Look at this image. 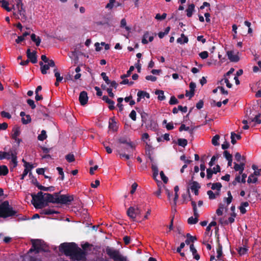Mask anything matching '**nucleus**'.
Here are the masks:
<instances>
[{
    "label": "nucleus",
    "instance_id": "nucleus-8",
    "mask_svg": "<svg viewBox=\"0 0 261 261\" xmlns=\"http://www.w3.org/2000/svg\"><path fill=\"white\" fill-rule=\"evenodd\" d=\"M118 142L120 144H125L129 147V150H127V152H133L135 146L129 139L124 137H120L118 139Z\"/></svg>",
    "mask_w": 261,
    "mask_h": 261
},
{
    "label": "nucleus",
    "instance_id": "nucleus-5",
    "mask_svg": "<svg viewBox=\"0 0 261 261\" xmlns=\"http://www.w3.org/2000/svg\"><path fill=\"white\" fill-rule=\"evenodd\" d=\"M32 247L29 250V253L35 252L39 253L40 251L47 252L48 250L44 248V242L40 239H32Z\"/></svg>",
    "mask_w": 261,
    "mask_h": 261
},
{
    "label": "nucleus",
    "instance_id": "nucleus-62",
    "mask_svg": "<svg viewBox=\"0 0 261 261\" xmlns=\"http://www.w3.org/2000/svg\"><path fill=\"white\" fill-rule=\"evenodd\" d=\"M107 103L109 105V109L110 110H113L114 109H115V102L113 100L111 99Z\"/></svg>",
    "mask_w": 261,
    "mask_h": 261
},
{
    "label": "nucleus",
    "instance_id": "nucleus-20",
    "mask_svg": "<svg viewBox=\"0 0 261 261\" xmlns=\"http://www.w3.org/2000/svg\"><path fill=\"white\" fill-rule=\"evenodd\" d=\"M195 10V5L194 4H191L189 5L188 7V8L186 9L187 12V16L188 17H191L192 16L193 12Z\"/></svg>",
    "mask_w": 261,
    "mask_h": 261
},
{
    "label": "nucleus",
    "instance_id": "nucleus-15",
    "mask_svg": "<svg viewBox=\"0 0 261 261\" xmlns=\"http://www.w3.org/2000/svg\"><path fill=\"white\" fill-rule=\"evenodd\" d=\"M20 116L21 117V121L23 124H27L31 122V118L30 115H25L24 112H21Z\"/></svg>",
    "mask_w": 261,
    "mask_h": 261
},
{
    "label": "nucleus",
    "instance_id": "nucleus-45",
    "mask_svg": "<svg viewBox=\"0 0 261 261\" xmlns=\"http://www.w3.org/2000/svg\"><path fill=\"white\" fill-rule=\"evenodd\" d=\"M237 251L240 255H242L247 253L248 249L246 247H240L237 249Z\"/></svg>",
    "mask_w": 261,
    "mask_h": 261
},
{
    "label": "nucleus",
    "instance_id": "nucleus-27",
    "mask_svg": "<svg viewBox=\"0 0 261 261\" xmlns=\"http://www.w3.org/2000/svg\"><path fill=\"white\" fill-rule=\"evenodd\" d=\"M31 40L34 42L36 46H38L40 45L41 43V39L39 37L37 36L35 34H32L31 35Z\"/></svg>",
    "mask_w": 261,
    "mask_h": 261
},
{
    "label": "nucleus",
    "instance_id": "nucleus-3",
    "mask_svg": "<svg viewBox=\"0 0 261 261\" xmlns=\"http://www.w3.org/2000/svg\"><path fill=\"white\" fill-rule=\"evenodd\" d=\"M258 108L257 105H254L252 108H247L246 110V117L251 122H254L256 124H259L261 123V120L259 119L261 113L257 111Z\"/></svg>",
    "mask_w": 261,
    "mask_h": 261
},
{
    "label": "nucleus",
    "instance_id": "nucleus-28",
    "mask_svg": "<svg viewBox=\"0 0 261 261\" xmlns=\"http://www.w3.org/2000/svg\"><path fill=\"white\" fill-rule=\"evenodd\" d=\"M9 172L8 167L6 165L0 166V176L6 175Z\"/></svg>",
    "mask_w": 261,
    "mask_h": 261
},
{
    "label": "nucleus",
    "instance_id": "nucleus-7",
    "mask_svg": "<svg viewBox=\"0 0 261 261\" xmlns=\"http://www.w3.org/2000/svg\"><path fill=\"white\" fill-rule=\"evenodd\" d=\"M74 200V196L72 195H61L58 198V204L69 205Z\"/></svg>",
    "mask_w": 261,
    "mask_h": 261
},
{
    "label": "nucleus",
    "instance_id": "nucleus-19",
    "mask_svg": "<svg viewBox=\"0 0 261 261\" xmlns=\"http://www.w3.org/2000/svg\"><path fill=\"white\" fill-rule=\"evenodd\" d=\"M190 249L192 253L194 258L198 260L200 259V255L198 254L197 250L193 244L190 245Z\"/></svg>",
    "mask_w": 261,
    "mask_h": 261
},
{
    "label": "nucleus",
    "instance_id": "nucleus-14",
    "mask_svg": "<svg viewBox=\"0 0 261 261\" xmlns=\"http://www.w3.org/2000/svg\"><path fill=\"white\" fill-rule=\"evenodd\" d=\"M245 166V162H242L239 164L234 163L233 168L235 171H239V174H241L243 172Z\"/></svg>",
    "mask_w": 261,
    "mask_h": 261
},
{
    "label": "nucleus",
    "instance_id": "nucleus-50",
    "mask_svg": "<svg viewBox=\"0 0 261 261\" xmlns=\"http://www.w3.org/2000/svg\"><path fill=\"white\" fill-rule=\"evenodd\" d=\"M49 68L48 64H44L42 68H40L42 74H46L47 73V70H48Z\"/></svg>",
    "mask_w": 261,
    "mask_h": 261
},
{
    "label": "nucleus",
    "instance_id": "nucleus-35",
    "mask_svg": "<svg viewBox=\"0 0 261 261\" xmlns=\"http://www.w3.org/2000/svg\"><path fill=\"white\" fill-rule=\"evenodd\" d=\"M177 144L179 146L185 147L187 145L188 141L186 139L179 138L177 140Z\"/></svg>",
    "mask_w": 261,
    "mask_h": 261
},
{
    "label": "nucleus",
    "instance_id": "nucleus-57",
    "mask_svg": "<svg viewBox=\"0 0 261 261\" xmlns=\"http://www.w3.org/2000/svg\"><path fill=\"white\" fill-rule=\"evenodd\" d=\"M219 158V155H214L211 158L210 162L208 163V165L210 167H212L214 165V162Z\"/></svg>",
    "mask_w": 261,
    "mask_h": 261
},
{
    "label": "nucleus",
    "instance_id": "nucleus-4",
    "mask_svg": "<svg viewBox=\"0 0 261 261\" xmlns=\"http://www.w3.org/2000/svg\"><path fill=\"white\" fill-rule=\"evenodd\" d=\"M106 252L110 258L114 261H128L126 256L121 254L118 250L108 246L106 248Z\"/></svg>",
    "mask_w": 261,
    "mask_h": 261
},
{
    "label": "nucleus",
    "instance_id": "nucleus-44",
    "mask_svg": "<svg viewBox=\"0 0 261 261\" xmlns=\"http://www.w3.org/2000/svg\"><path fill=\"white\" fill-rule=\"evenodd\" d=\"M189 130V133L191 134H193V129H190V127L189 126H186L184 124H182L180 127L179 128V130L180 132H181L182 130Z\"/></svg>",
    "mask_w": 261,
    "mask_h": 261
},
{
    "label": "nucleus",
    "instance_id": "nucleus-17",
    "mask_svg": "<svg viewBox=\"0 0 261 261\" xmlns=\"http://www.w3.org/2000/svg\"><path fill=\"white\" fill-rule=\"evenodd\" d=\"M0 4H1V7L3 9L6 10L7 12H10L13 9H15L14 5L12 6V8H10L9 7V3H8V2H7L6 0H1V1H0Z\"/></svg>",
    "mask_w": 261,
    "mask_h": 261
},
{
    "label": "nucleus",
    "instance_id": "nucleus-12",
    "mask_svg": "<svg viewBox=\"0 0 261 261\" xmlns=\"http://www.w3.org/2000/svg\"><path fill=\"white\" fill-rule=\"evenodd\" d=\"M45 200L49 203L58 204V198H55L53 195L48 193H44Z\"/></svg>",
    "mask_w": 261,
    "mask_h": 261
},
{
    "label": "nucleus",
    "instance_id": "nucleus-58",
    "mask_svg": "<svg viewBox=\"0 0 261 261\" xmlns=\"http://www.w3.org/2000/svg\"><path fill=\"white\" fill-rule=\"evenodd\" d=\"M139 93H140L142 95V98L146 97L147 98H150V95L148 93L144 91H139Z\"/></svg>",
    "mask_w": 261,
    "mask_h": 261
},
{
    "label": "nucleus",
    "instance_id": "nucleus-36",
    "mask_svg": "<svg viewBox=\"0 0 261 261\" xmlns=\"http://www.w3.org/2000/svg\"><path fill=\"white\" fill-rule=\"evenodd\" d=\"M46 132L45 130H42L41 132V134L38 135V139L39 141H43L47 138Z\"/></svg>",
    "mask_w": 261,
    "mask_h": 261
},
{
    "label": "nucleus",
    "instance_id": "nucleus-31",
    "mask_svg": "<svg viewBox=\"0 0 261 261\" xmlns=\"http://www.w3.org/2000/svg\"><path fill=\"white\" fill-rule=\"evenodd\" d=\"M54 72L55 73V76L56 77L57 82H61L63 80V76H61L60 75V73L58 71L57 67L54 68Z\"/></svg>",
    "mask_w": 261,
    "mask_h": 261
},
{
    "label": "nucleus",
    "instance_id": "nucleus-29",
    "mask_svg": "<svg viewBox=\"0 0 261 261\" xmlns=\"http://www.w3.org/2000/svg\"><path fill=\"white\" fill-rule=\"evenodd\" d=\"M155 94L158 95V99L159 100H164L166 97L164 95V91L163 90H157L155 91Z\"/></svg>",
    "mask_w": 261,
    "mask_h": 261
},
{
    "label": "nucleus",
    "instance_id": "nucleus-41",
    "mask_svg": "<svg viewBox=\"0 0 261 261\" xmlns=\"http://www.w3.org/2000/svg\"><path fill=\"white\" fill-rule=\"evenodd\" d=\"M222 185L220 182H216L212 184V189L213 190H216L218 191H220Z\"/></svg>",
    "mask_w": 261,
    "mask_h": 261
},
{
    "label": "nucleus",
    "instance_id": "nucleus-63",
    "mask_svg": "<svg viewBox=\"0 0 261 261\" xmlns=\"http://www.w3.org/2000/svg\"><path fill=\"white\" fill-rule=\"evenodd\" d=\"M129 117L134 121L136 120V112L135 110H132L129 114Z\"/></svg>",
    "mask_w": 261,
    "mask_h": 261
},
{
    "label": "nucleus",
    "instance_id": "nucleus-43",
    "mask_svg": "<svg viewBox=\"0 0 261 261\" xmlns=\"http://www.w3.org/2000/svg\"><path fill=\"white\" fill-rule=\"evenodd\" d=\"M120 27L122 28H124L127 31H129L130 30V28L126 25V21L125 18L121 19L120 21Z\"/></svg>",
    "mask_w": 261,
    "mask_h": 261
},
{
    "label": "nucleus",
    "instance_id": "nucleus-22",
    "mask_svg": "<svg viewBox=\"0 0 261 261\" xmlns=\"http://www.w3.org/2000/svg\"><path fill=\"white\" fill-rule=\"evenodd\" d=\"M12 134L11 135V138L12 139H16L20 134V131L19 127L15 126L13 127L12 129Z\"/></svg>",
    "mask_w": 261,
    "mask_h": 261
},
{
    "label": "nucleus",
    "instance_id": "nucleus-6",
    "mask_svg": "<svg viewBox=\"0 0 261 261\" xmlns=\"http://www.w3.org/2000/svg\"><path fill=\"white\" fill-rule=\"evenodd\" d=\"M127 216L131 218L134 221H136V217L140 216L142 214V209L140 205L129 207L126 212Z\"/></svg>",
    "mask_w": 261,
    "mask_h": 261
},
{
    "label": "nucleus",
    "instance_id": "nucleus-60",
    "mask_svg": "<svg viewBox=\"0 0 261 261\" xmlns=\"http://www.w3.org/2000/svg\"><path fill=\"white\" fill-rule=\"evenodd\" d=\"M210 199H214L216 198V194L211 190L207 192Z\"/></svg>",
    "mask_w": 261,
    "mask_h": 261
},
{
    "label": "nucleus",
    "instance_id": "nucleus-1",
    "mask_svg": "<svg viewBox=\"0 0 261 261\" xmlns=\"http://www.w3.org/2000/svg\"><path fill=\"white\" fill-rule=\"evenodd\" d=\"M93 246L92 244L86 242L82 245V248L84 250H82L74 242L63 243L59 246V250L66 256H69L72 261H84L86 259L87 256L85 250L88 249L91 251Z\"/></svg>",
    "mask_w": 261,
    "mask_h": 261
},
{
    "label": "nucleus",
    "instance_id": "nucleus-16",
    "mask_svg": "<svg viewBox=\"0 0 261 261\" xmlns=\"http://www.w3.org/2000/svg\"><path fill=\"white\" fill-rule=\"evenodd\" d=\"M227 55L228 58L231 62H237L240 60L239 56L237 55H234L232 50L227 51Z\"/></svg>",
    "mask_w": 261,
    "mask_h": 261
},
{
    "label": "nucleus",
    "instance_id": "nucleus-25",
    "mask_svg": "<svg viewBox=\"0 0 261 261\" xmlns=\"http://www.w3.org/2000/svg\"><path fill=\"white\" fill-rule=\"evenodd\" d=\"M11 150L8 152L0 151V160L6 159H10Z\"/></svg>",
    "mask_w": 261,
    "mask_h": 261
},
{
    "label": "nucleus",
    "instance_id": "nucleus-49",
    "mask_svg": "<svg viewBox=\"0 0 261 261\" xmlns=\"http://www.w3.org/2000/svg\"><path fill=\"white\" fill-rule=\"evenodd\" d=\"M198 221V219L196 218H193V217H190L188 219V223L189 224H196Z\"/></svg>",
    "mask_w": 261,
    "mask_h": 261
},
{
    "label": "nucleus",
    "instance_id": "nucleus-32",
    "mask_svg": "<svg viewBox=\"0 0 261 261\" xmlns=\"http://www.w3.org/2000/svg\"><path fill=\"white\" fill-rule=\"evenodd\" d=\"M190 185L191 186L190 189L192 191L196 189H199L200 188V185L198 182L196 181H193L190 184Z\"/></svg>",
    "mask_w": 261,
    "mask_h": 261
},
{
    "label": "nucleus",
    "instance_id": "nucleus-39",
    "mask_svg": "<svg viewBox=\"0 0 261 261\" xmlns=\"http://www.w3.org/2000/svg\"><path fill=\"white\" fill-rule=\"evenodd\" d=\"M39 111L42 114V115L44 116H45L46 117H47L49 116V115H48V113H49L48 110L45 107L41 106V107L39 108Z\"/></svg>",
    "mask_w": 261,
    "mask_h": 261
},
{
    "label": "nucleus",
    "instance_id": "nucleus-2",
    "mask_svg": "<svg viewBox=\"0 0 261 261\" xmlns=\"http://www.w3.org/2000/svg\"><path fill=\"white\" fill-rule=\"evenodd\" d=\"M14 216H18L17 211L13 209L8 201H4L0 204V218H7Z\"/></svg>",
    "mask_w": 261,
    "mask_h": 261
},
{
    "label": "nucleus",
    "instance_id": "nucleus-55",
    "mask_svg": "<svg viewBox=\"0 0 261 261\" xmlns=\"http://www.w3.org/2000/svg\"><path fill=\"white\" fill-rule=\"evenodd\" d=\"M199 56L202 59H205L208 57V53L206 51H203L199 53Z\"/></svg>",
    "mask_w": 261,
    "mask_h": 261
},
{
    "label": "nucleus",
    "instance_id": "nucleus-56",
    "mask_svg": "<svg viewBox=\"0 0 261 261\" xmlns=\"http://www.w3.org/2000/svg\"><path fill=\"white\" fill-rule=\"evenodd\" d=\"M101 76L105 82L109 85L110 83V80H109V77L107 76L106 73L105 72H102L101 73Z\"/></svg>",
    "mask_w": 261,
    "mask_h": 261
},
{
    "label": "nucleus",
    "instance_id": "nucleus-30",
    "mask_svg": "<svg viewBox=\"0 0 261 261\" xmlns=\"http://www.w3.org/2000/svg\"><path fill=\"white\" fill-rule=\"evenodd\" d=\"M235 160L238 162H246V158L244 156H242L239 152H237L234 155Z\"/></svg>",
    "mask_w": 261,
    "mask_h": 261
},
{
    "label": "nucleus",
    "instance_id": "nucleus-10",
    "mask_svg": "<svg viewBox=\"0 0 261 261\" xmlns=\"http://www.w3.org/2000/svg\"><path fill=\"white\" fill-rule=\"evenodd\" d=\"M36 51H33L32 53L31 52L30 48H28L27 50V56L32 63L35 64L37 62V56L36 55Z\"/></svg>",
    "mask_w": 261,
    "mask_h": 261
},
{
    "label": "nucleus",
    "instance_id": "nucleus-64",
    "mask_svg": "<svg viewBox=\"0 0 261 261\" xmlns=\"http://www.w3.org/2000/svg\"><path fill=\"white\" fill-rule=\"evenodd\" d=\"M203 104H204V102H203V101L202 100H200L197 103H196V107L197 108V109H201V108H203Z\"/></svg>",
    "mask_w": 261,
    "mask_h": 261
},
{
    "label": "nucleus",
    "instance_id": "nucleus-51",
    "mask_svg": "<svg viewBox=\"0 0 261 261\" xmlns=\"http://www.w3.org/2000/svg\"><path fill=\"white\" fill-rule=\"evenodd\" d=\"M167 16V14L165 13H164L162 14V15H161L159 13H158L156 14L155 18L158 20H162L166 18Z\"/></svg>",
    "mask_w": 261,
    "mask_h": 261
},
{
    "label": "nucleus",
    "instance_id": "nucleus-21",
    "mask_svg": "<svg viewBox=\"0 0 261 261\" xmlns=\"http://www.w3.org/2000/svg\"><path fill=\"white\" fill-rule=\"evenodd\" d=\"M40 214L41 215H51L54 214H58L59 213L58 212L55 211L54 210L50 209V208H47V209H43L40 212Z\"/></svg>",
    "mask_w": 261,
    "mask_h": 261
},
{
    "label": "nucleus",
    "instance_id": "nucleus-37",
    "mask_svg": "<svg viewBox=\"0 0 261 261\" xmlns=\"http://www.w3.org/2000/svg\"><path fill=\"white\" fill-rule=\"evenodd\" d=\"M189 87L190 88V97H192L194 95L196 84L192 82L190 83Z\"/></svg>",
    "mask_w": 261,
    "mask_h": 261
},
{
    "label": "nucleus",
    "instance_id": "nucleus-24",
    "mask_svg": "<svg viewBox=\"0 0 261 261\" xmlns=\"http://www.w3.org/2000/svg\"><path fill=\"white\" fill-rule=\"evenodd\" d=\"M30 253H29V251L27 254L24 256V260L25 261H42L40 258H37L35 256H33L30 255Z\"/></svg>",
    "mask_w": 261,
    "mask_h": 261
},
{
    "label": "nucleus",
    "instance_id": "nucleus-23",
    "mask_svg": "<svg viewBox=\"0 0 261 261\" xmlns=\"http://www.w3.org/2000/svg\"><path fill=\"white\" fill-rule=\"evenodd\" d=\"M48 202H47L45 200V198H44L43 199V201H42L41 202L39 203H35L36 205L34 204V207L37 209H42L43 207L47 206L48 205Z\"/></svg>",
    "mask_w": 261,
    "mask_h": 261
},
{
    "label": "nucleus",
    "instance_id": "nucleus-40",
    "mask_svg": "<svg viewBox=\"0 0 261 261\" xmlns=\"http://www.w3.org/2000/svg\"><path fill=\"white\" fill-rule=\"evenodd\" d=\"M220 139V136L218 135H216L215 136L213 137L212 140V143L214 146H219V143L218 142V141Z\"/></svg>",
    "mask_w": 261,
    "mask_h": 261
},
{
    "label": "nucleus",
    "instance_id": "nucleus-42",
    "mask_svg": "<svg viewBox=\"0 0 261 261\" xmlns=\"http://www.w3.org/2000/svg\"><path fill=\"white\" fill-rule=\"evenodd\" d=\"M151 169L153 171V178H155L158 175V174H159L158 168L157 166L152 164L151 165Z\"/></svg>",
    "mask_w": 261,
    "mask_h": 261
},
{
    "label": "nucleus",
    "instance_id": "nucleus-61",
    "mask_svg": "<svg viewBox=\"0 0 261 261\" xmlns=\"http://www.w3.org/2000/svg\"><path fill=\"white\" fill-rule=\"evenodd\" d=\"M223 155L227 160L232 158V155L227 150L224 151Z\"/></svg>",
    "mask_w": 261,
    "mask_h": 261
},
{
    "label": "nucleus",
    "instance_id": "nucleus-26",
    "mask_svg": "<svg viewBox=\"0 0 261 261\" xmlns=\"http://www.w3.org/2000/svg\"><path fill=\"white\" fill-rule=\"evenodd\" d=\"M10 159H11V162L13 164V168H15L17 165V155L16 153H13L11 150Z\"/></svg>",
    "mask_w": 261,
    "mask_h": 261
},
{
    "label": "nucleus",
    "instance_id": "nucleus-52",
    "mask_svg": "<svg viewBox=\"0 0 261 261\" xmlns=\"http://www.w3.org/2000/svg\"><path fill=\"white\" fill-rule=\"evenodd\" d=\"M160 176H161V178L162 179V180H163V181L165 183V184H167L168 181V177L165 175L164 172L163 171H161L160 173Z\"/></svg>",
    "mask_w": 261,
    "mask_h": 261
},
{
    "label": "nucleus",
    "instance_id": "nucleus-11",
    "mask_svg": "<svg viewBox=\"0 0 261 261\" xmlns=\"http://www.w3.org/2000/svg\"><path fill=\"white\" fill-rule=\"evenodd\" d=\"M221 171V168L219 165H217V170H215V168H208L206 169V178L208 179L212 177L213 174H217L218 172Z\"/></svg>",
    "mask_w": 261,
    "mask_h": 261
},
{
    "label": "nucleus",
    "instance_id": "nucleus-9",
    "mask_svg": "<svg viewBox=\"0 0 261 261\" xmlns=\"http://www.w3.org/2000/svg\"><path fill=\"white\" fill-rule=\"evenodd\" d=\"M31 195L32 197L31 203L34 206V204L36 205L35 203L41 202L43 201V199L44 198V193L41 191L38 192L37 194L32 193Z\"/></svg>",
    "mask_w": 261,
    "mask_h": 261
},
{
    "label": "nucleus",
    "instance_id": "nucleus-34",
    "mask_svg": "<svg viewBox=\"0 0 261 261\" xmlns=\"http://www.w3.org/2000/svg\"><path fill=\"white\" fill-rule=\"evenodd\" d=\"M27 165L28 164H27V163H25V169L23 171L22 174L21 175L20 179L21 180H23L29 173V172L32 169H31L30 168H28V167L27 166Z\"/></svg>",
    "mask_w": 261,
    "mask_h": 261
},
{
    "label": "nucleus",
    "instance_id": "nucleus-47",
    "mask_svg": "<svg viewBox=\"0 0 261 261\" xmlns=\"http://www.w3.org/2000/svg\"><path fill=\"white\" fill-rule=\"evenodd\" d=\"M39 190L44 191H53L55 190V187L54 186L46 187L41 185V187H39Z\"/></svg>",
    "mask_w": 261,
    "mask_h": 261
},
{
    "label": "nucleus",
    "instance_id": "nucleus-13",
    "mask_svg": "<svg viewBox=\"0 0 261 261\" xmlns=\"http://www.w3.org/2000/svg\"><path fill=\"white\" fill-rule=\"evenodd\" d=\"M88 100V97L87 92L84 91L81 92L79 95V101L81 105L82 106L85 105L87 103Z\"/></svg>",
    "mask_w": 261,
    "mask_h": 261
},
{
    "label": "nucleus",
    "instance_id": "nucleus-59",
    "mask_svg": "<svg viewBox=\"0 0 261 261\" xmlns=\"http://www.w3.org/2000/svg\"><path fill=\"white\" fill-rule=\"evenodd\" d=\"M27 102L32 109H34L36 108V105L33 100L31 99H28Z\"/></svg>",
    "mask_w": 261,
    "mask_h": 261
},
{
    "label": "nucleus",
    "instance_id": "nucleus-46",
    "mask_svg": "<svg viewBox=\"0 0 261 261\" xmlns=\"http://www.w3.org/2000/svg\"><path fill=\"white\" fill-rule=\"evenodd\" d=\"M224 208V204H223L222 203H220L219 204V207L216 210V214H217V215L222 216L223 215V211Z\"/></svg>",
    "mask_w": 261,
    "mask_h": 261
},
{
    "label": "nucleus",
    "instance_id": "nucleus-53",
    "mask_svg": "<svg viewBox=\"0 0 261 261\" xmlns=\"http://www.w3.org/2000/svg\"><path fill=\"white\" fill-rule=\"evenodd\" d=\"M169 103L171 105H176L178 103V100L174 96H172L170 98Z\"/></svg>",
    "mask_w": 261,
    "mask_h": 261
},
{
    "label": "nucleus",
    "instance_id": "nucleus-48",
    "mask_svg": "<svg viewBox=\"0 0 261 261\" xmlns=\"http://www.w3.org/2000/svg\"><path fill=\"white\" fill-rule=\"evenodd\" d=\"M66 160L69 162L71 163L75 161L74 156L73 154L69 153L65 156Z\"/></svg>",
    "mask_w": 261,
    "mask_h": 261
},
{
    "label": "nucleus",
    "instance_id": "nucleus-33",
    "mask_svg": "<svg viewBox=\"0 0 261 261\" xmlns=\"http://www.w3.org/2000/svg\"><path fill=\"white\" fill-rule=\"evenodd\" d=\"M255 174H254V173L252 174H251L247 179V182L248 184L251 183H255L257 181V178L255 177Z\"/></svg>",
    "mask_w": 261,
    "mask_h": 261
},
{
    "label": "nucleus",
    "instance_id": "nucleus-18",
    "mask_svg": "<svg viewBox=\"0 0 261 261\" xmlns=\"http://www.w3.org/2000/svg\"><path fill=\"white\" fill-rule=\"evenodd\" d=\"M217 242L218 244V246H217V257L220 258L222 255V246L220 243L219 235H218V237H217Z\"/></svg>",
    "mask_w": 261,
    "mask_h": 261
},
{
    "label": "nucleus",
    "instance_id": "nucleus-38",
    "mask_svg": "<svg viewBox=\"0 0 261 261\" xmlns=\"http://www.w3.org/2000/svg\"><path fill=\"white\" fill-rule=\"evenodd\" d=\"M134 67L133 66H131L129 67V70L127 71L126 73L121 75L120 76V78L121 79H125V78H126V77L129 76L130 75L132 71H134Z\"/></svg>",
    "mask_w": 261,
    "mask_h": 261
},
{
    "label": "nucleus",
    "instance_id": "nucleus-54",
    "mask_svg": "<svg viewBox=\"0 0 261 261\" xmlns=\"http://www.w3.org/2000/svg\"><path fill=\"white\" fill-rule=\"evenodd\" d=\"M18 11L19 12V13L20 15L23 17H24V19H25V11L23 7L18 8Z\"/></svg>",
    "mask_w": 261,
    "mask_h": 261
}]
</instances>
